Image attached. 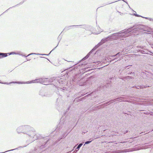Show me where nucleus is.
<instances>
[{"label":"nucleus","instance_id":"nucleus-36","mask_svg":"<svg viewBox=\"0 0 153 153\" xmlns=\"http://www.w3.org/2000/svg\"><path fill=\"white\" fill-rule=\"evenodd\" d=\"M128 132V131H126L124 132V134H126Z\"/></svg>","mask_w":153,"mask_h":153},{"label":"nucleus","instance_id":"nucleus-44","mask_svg":"<svg viewBox=\"0 0 153 153\" xmlns=\"http://www.w3.org/2000/svg\"><path fill=\"white\" fill-rule=\"evenodd\" d=\"M76 145L74 147V148H75V147L76 146Z\"/></svg>","mask_w":153,"mask_h":153},{"label":"nucleus","instance_id":"nucleus-20","mask_svg":"<svg viewBox=\"0 0 153 153\" xmlns=\"http://www.w3.org/2000/svg\"><path fill=\"white\" fill-rule=\"evenodd\" d=\"M93 140H92L90 141H87L85 142V144H88L90 143Z\"/></svg>","mask_w":153,"mask_h":153},{"label":"nucleus","instance_id":"nucleus-11","mask_svg":"<svg viewBox=\"0 0 153 153\" xmlns=\"http://www.w3.org/2000/svg\"><path fill=\"white\" fill-rule=\"evenodd\" d=\"M63 123V122L62 121H61L58 125V126L57 127L56 129L57 130L60 129L61 128H62V125Z\"/></svg>","mask_w":153,"mask_h":153},{"label":"nucleus","instance_id":"nucleus-27","mask_svg":"<svg viewBox=\"0 0 153 153\" xmlns=\"http://www.w3.org/2000/svg\"><path fill=\"white\" fill-rule=\"evenodd\" d=\"M136 16H137V17H142V16H140V15H139L138 14H136Z\"/></svg>","mask_w":153,"mask_h":153},{"label":"nucleus","instance_id":"nucleus-6","mask_svg":"<svg viewBox=\"0 0 153 153\" xmlns=\"http://www.w3.org/2000/svg\"><path fill=\"white\" fill-rule=\"evenodd\" d=\"M48 140H47L46 138H43L40 141L42 142H43V143H42V144L41 146L40 145L38 146V147H39V149H42L44 147L45 145L47 143Z\"/></svg>","mask_w":153,"mask_h":153},{"label":"nucleus","instance_id":"nucleus-1","mask_svg":"<svg viewBox=\"0 0 153 153\" xmlns=\"http://www.w3.org/2000/svg\"><path fill=\"white\" fill-rule=\"evenodd\" d=\"M23 134L27 135L30 137L33 138V140L39 139L40 137V135L39 134H36L33 131V128L28 125L23 126Z\"/></svg>","mask_w":153,"mask_h":153},{"label":"nucleus","instance_id":"nucleus-45","mask_svg":"<svg viewBox=\"0 0 153 153\" xmlns=\"http://www.w3.org/2000/svg\"><path fill=\"white\" fill-rule=\"evenodd\" d=\"M116 59V58H115L113 60H115V59Z\"/></svg>","mask_w":153,"mask_h":153},{"label":"nucleus","instance_id":"nucleus-52","mask_svg":"<svg viewBox=\"0 0 153 153\" xmlns=\"http://www.w3.org/2000/svg\"><path fill=\"white\" fill-rule=\"evenodd\" d=\"M0 58H1V56H0Z\"/></svg>","mask_w":153,"mask_h":153},{"label":"nucleus","instance_id":"nucleus-10","mask_svg":"<svg viewBox=\"0 0 153 153\" xmlns=\"http://www.w3.org/2000/svg\"><path fill=\"white\" fill-rule=\"evenodd\" d=\"M39 95L42 96V97H48V94L45 92L44 91L41 90L39 92Z\"/></svg>","mask_w":153,"mask_h":153},{"label":"nucleus","instance_id":"nucleus-25","mask_svg":"<svg viewBox=\"0 0 153 153\" xmlns=\"http://www.w3.org/2000/svg\"><path fill=\"white\" fill-rule=\"evenodd\" d=\"M123 1L125 2L126 4H127L128 5V6H129V4H128V2L126 1H125V0H122Z\"/></svg>","mask_w":153,"mask_h":153},{"label":"nucleus","instance_id":"nucleus-22","mask_svg":"<svg viewBox=\"0 0 153 153\" xmlns=\"http://www.w3.org/2000/svg\"><path fill=\"white\" fill-rule=\"evenodd\" d=\"M148 20L150 21L153 22V18H149L148 19Z\"/></svg>","mask_w":153,"mask_h":153},{"label":"nucleus","instance_id":"nucleus-32","mask_svg":"<svg viewBox=\"0 0 153 153\" xmlns=\"http://www.w3.org/2000/svg\"><path fill=\"white\" fill-rule=\"evenodd\" d=\"M11 149V150H9V151H7L6 152H8V151H13L14 150H15V149Z\"/></svg>","mask_w":153,"mask_h":153},{"label":"nucleus","instance_id":"nucleus-50","mask_svg":"<svg viewBox=\"0 0 153 153\" xmlns=\"http://www.w3.org/2000/svg\"><path fill=\"white\" fill-rule=\"evenodd\" d=\"M123 143V142H120V143Z\"/></svg>","mask_w":153,"mask_h":153},{"label":"nucleus","instance_id":"nucleus-15","mask_svg":"<svg viewBox=\"0 0 153 153\" xmlns=\"http://www.w3.org/2000/svg\"><path fill=\"white\" fill-rule=\"evenodd\" d=\"M77 66H73L71 67L69 69H68V71L70 72L72 71L75 70V68H77Z\"/></svg>","mask_w":153,"mask_h":153},{"label":"nucleus","instance_id":"nucleus-13","mask_svg":"<svg viewBox=\"0 0 153 153\" xmlns=\"http://www.w3.org/2000/svg\"><path fill=\"white\" fill-rule=\"evenodd\" d=\"M7 53H0V56L1 58L6 57L7 56Z\"/></svg>","mask_w":153,"mask_h":153},{"label":"nucleus","instance_id":"nucleus-39","mask_svg":"<svg viewBox=\"0 0 153 153\" xmlns=\"http://www.w3.org/2000/svg\"><path fill=\"white\" fill-rule=\"evenodd\" d=\"M71 151H70L69 152H68V153H70V152H71Z\"/></svg>","mask_w":153,"mask_h":153},{"label":"nucleus","instance_id":"nucleus-3","mask_svg":"<svg viewBox=\"0 0 153 153\" xmlns=\"http://www.w3.org/2000/svg\"><path fill=\"white\" fill-rule=\"evenodd\" d=\"M131 27H130L128 28L127 30H125L123 32H122V31L119 32L118 33H113L112 34L110 35L109 36V38H111V37L113 36H118V34L121 33H124V34H127L130 31V30H131Z\"/></svg>","mask_w":153,"mask_h":153},{"label":"nucleus","instance_id":"nucleus-48","mask_svg":"<svg viewBox=\"0 0 153 153\" xmlns=\"http://www.w3.org/2000/svg\"><path fill=\"white\" fill-rule=\"evenodd\" d=\"M5 12H6V11H4V12H3V13H5Z\"/></svg>","mask_w":153,"mask_h":153},{"label":"nucleus","instance_id":"nucleus-12","mask_svg":"<svg viewBox=\"0 0 153 153\" xmlns=\"http://www.w3.org/2000/svg\"><path fill=\"white\" fill-rule=\"evenodd\" d=\"M79 26V25H71V26H68L66 27L63 30H68L70 29H71V27H77Z\"/></svg>","mask_w":153,"mask_h":153},{"label":"nucleus","instance_id":"nucleus-14","mask_svg":"<svg viewBox=\"0 0 153 153\" xmlns=\"http://www.w3.org/2000/svg\"><path fill=\"white\" fill-rule=\"evenodd\" d=\"M96 49L94 48L93 49H92L91 51H90L85 56L86 58L87 59L89 56L90 55L91 53L94 50H95Z\"/></svg>","mask_w":153,"mask_h":153},{"label":"nucleus","instance_id":"nucleus-30","mask_svg":"<svg viewBox=\"0 0 153 153\" xmlns=\"http://www.w3.org/2000/svg\"><path fill=\"white\" fill-rule=\"evenodd\" d=\"M86 57L85 56V57H84L82 59V60H83V61L84 60H85L86 59H87V58H86Z\"/></svg>","mask_w":153,"mask_h":153},{"label":"nucleus","instance_id":"nucleus-35","mask_svg":"<svg viewBox=\"0 0 153 153\" xmlns=\"http://www.w3.org/2000/svg\"><path fill=\"white\" fill-rule=\"evenodd\" d=\"M77 151H74L72 153H76Z\"/></svg>","mask_w":153,"mask_h":153},{"label":"nucleus","instance_id":"nucleus-33","mask_svg":"<svg viewBox=\"0 0 153 153\" xmlns=\"http://www.w3.org/2000/svg\"><path fill=\"white\" fill-rule=\"evenodd\" d=\"M57 46H56V47H55V48L53 49L52 50V51H51L50 52V53H49V54H50L51 53V52L52 51H53V50H54V49H55V48H56L57 47Z\"/></svg>","mask_w":153,"mask_h":153},{"label":"nucleus","instance_id":"nucleus-7","mask_svg":"<svg viewBox=\"0 0 153 153\" xmlns=\"http://www.w3.org/2000/svg\"><path fill=\"white\" fill-rule=\"evenodd\" d=\"M54 79V78L43 79L44 84L45 85L48 84V83L52 82Z\"/></svg>","mask_w":153,"mask_h":153},{"label":"nucleus","instance_id":"nucleus-43","mask_svg":"<svg viewBox=\"0 0 153 153\" xmlns=\"http://www.w3.org/2000/svg\"><path fill=\"white\" fill-rule=\"evenodd\" d=\"M42 55H47L46 54H42Z\"/></svg>","mask_w":153,"mask_h":153},{"label":"nucleus","instance_id":"nucleus-18","mask_svg":"<svg viewBox=\"0 0 153 153\" xmlns=\"http://www.w3.org/2000/svg\"><path fill=\"white\" fill-rule=\"evenodd\" d=\"M121 54H120V52H119L118 53H117V54L114 55H112V56H110L111 57H117V56H120V55Z\"/></svg>","mask_w":153,"mask_h":153},{"label":"nucleus","instance_id":"nucleus-31","mask_svg":"<svg viewBox=\"0 0 153 153\" xmlns=\"http://www.w3.org/2000/svg\"><path fill=\"white\" fill-rule=\"evenodd\" d=\"M142 17L143 18H144L146 19H148L149 18V17Z\"/></svg>","mask_w":153,"mask_h":153},{"label":"nucleus","instance_id":"nucleus-21","mask_svg":"<svg viewBox=\"0 0 153 153\" xmlns=\"http://www.w3.org/2000/svg\"><path fill=\"white\" fill-rule=\"evenodd\" d=\"M143 88V86H137V87H136V88L137 89H140V88Z\"/></svg>","mask_w":153,"mask_h":153},{"label":"nucleus","instance_id":"nucleus-17","mask_svg":"<svg viewBox=\"0 0 153 153\" xmlns=\"http://www.w3.org/2000/svg\"><path fill=\"white\" fill-rule=\"evenodd\" d=\"M20 55H21V56H25V57H27V56H29L30 55H33V54H37V53H31L30 54H29L28 55H27V56H26L25 55H23L22 54H19Z\"/></svg>","mask_w":153,"mask_h":153},{"label":"nucleus","instance_id":"nucleus-47","mask_svg":"<svg viewBox=\"0 0 153 153\" xmlns=\"http://www.w3.org/2000/svg\"><path fill=\"white\" fill-rule=\"evenodd\" d=\"M5 12H6V11H4V12H3V13H5Z\"/></svg>","mask_w":153,"mask_h":153},{"label":"nucleus","instance_id":"nucleus-34","mask_svg":"<svg viewBox=\"0 0 153 153\" xmlns=\"http://www.w3.org/2000/svg\"><path fill=\"white\" fill-rule=\"evenodd\" d=\"M100 62V61H97V62H94L96 63H98Z\"/></svg>","mask_w":153,"mask_h":153},{"label":"nucleus","instance_id":"nucleus-19","mask_svg":"<svg viewBox=\"0 0 153 153\" xmlns=\"http://www.w3.org/2000/svg\"><path fill=\"white\" fill-rule=\"evenodd\" d=\"M65 134H63L62 135V137H61V138H59L58 139V141H60L62 138L64 137H65Z\"/></svg>","mask_w":153,"mask_h":153},{"label":"nucleus","instance_id":"nucleus-51","mask_svg":"<svg viewBox=\"0 0 153 153\" xmlns=\"http://www.w3.org/2000/svg\"><path fill=\"white\" fill-rule=\"evenodd\" d=\"M30 60V59H29V60L27 59V60Z\"/></svg>","mask_w":153,"mask_h":153},{"label":"nucleus","instance_id":"nucleus-8","mask_svg":"<svg viewBox=\"0 0 153 153\" xmlns=\"http://www.w3.org/2000/svg\"><path fill=\"white\" fill-rule=\"evenodd\" d=\"M23 126H19L16 129V132L18 134L23 133Z\"/></svg>","mask_w":153,"mask_h":153},{"label":"nucleus","instance_id":"nucleus-29","mask_svg":"<svg viewBox=\"0 0 153 153\" xmlns=\"http://www.w3.org/2000/svg\"><path fill=\"white\" fill-rule=\"evenodd\" d=\"M119 98H119V97H118V98H116V99H115L114 100L115 101H117V100H118Z\"/></svg>","mask_w":153,"mask_h":153},{"label":"nucleus","instance_id":"nucleus-24","mask_svg":"<svg viewBox=\"0 0 153 153\" xmlns=\"http://www.w3.org/2000/svg\"><path fill=\"white\" fill-rule=\"evenodd\" d=\"M101 32H102L101 31H99L98 32H97L96 33H95V34H98L99 33H100Z\"/></svg>","mask_w":153,"mask_h":153},{"label":"nucleus","instance_id":"nucleus-2","mask_svg":"<svg viewBox=\"0 0 153 153\" xmlns=\"http://www.w3.org/2000/svg\"><path fill=\"white\" fill-rule=\"evenodd\" d=\"M131 27L132 28L131 30H130L129 33L130 32L134 33L135 31L139 32V30H143L144 31L147 30L146 29V26L141 25L134 26L133 27Z\"/></svg>","mask_w":153,"mask_h":153},{"label":"nucleus","instance_id":"nucleus-9","mask_svg":"<svg viewBox=\"0 0 153 153\" xmlns=\"http://www.w3.org/2000/svg\"><path fill=\"white\" fill-rule=\"evenodd\" d=\"M80 79V78L78 77V76L77 75L75 76L72 79V80L74 82L77 83H78V82Z\"/></svg>","mask_w":153,"mask_h":153},{"label":"nucleus","instance_id":"nucleus-38","mask_svg":"<svg viewBox=\"0 0 153 153\" xmlns=\"http://www.w3.org/2000/svg\"><path fill=\"white\" fill-rule=\"evenodd\" d=\"M58 39H60V36H59L58 37Z\"/></svg>","mask_w":153,"mask_h":153},{"label":"nucleus","instance_id":"nucleus-5","mask_svg":"<svg viewBox=\"0 0 153 153\" xmlns=\"http://www.w3.org/2000/svg\"><path fill=\"white\" fill-rule=\"evenodd\" d=\"M39 83L42 84H44L43 79H36L34 80H32L30 82L28 81L26 82V83Z\"/></svg>","mask_w":153,"mask_h":153},{"label":"nucleus","instance_id":"nucleus-42","mask_svg":"<svg viewBox=\"0 0 153 153\" xmlns=\"http://www.w3.org/2000/svg\"><path fill=\"white\" fill-rule=\"evenodd\" d=\"M23 3V2H22V3L21 2V3H20V4H22Z\"/></svg>","mask_w":153,"mask_h":153},{"label":"nucleus","instance_id":"nucleus-40","mask_svg":"<svg viewBox=\"0 0 153 153\" xmlns=\"http://www.w3.org/2000/svg\"><path fill=\"white\" fill-rule=\"evenodd\" d=\"M136 14H134V15L135 16H136Z\"/></svg>","mask_w":153,"mask_h":153},{"label":"nucleus","instance_id":"nucleus-28","mask_svg":"<svg viewBox=\"0 0 153 153\" xmlns=\"http://www.w3.org/2000/svg\"><path fill=\"white\" fill-rule=\"evenodd\" d=\"M79 26H81L80 27L81 28H84V26L83 25H79Z\"/></svg>","mask_w":153,"mask_h":153},{"label":"nucleus","instance_id":"nucleus-26","mask_svg":"<svg viewBox=\"0 0 153 153\" xmlns=\"http://www.w3.org/2000/svg\"><path fill=\"white\" fill-rule=\"evenodd\" d=\"M0 83H1L4 84H9V83H7V82L3 83V82H0Z\"/></svg>","mask_w":153,"mask_h":153},{"label":"nucleus","instance_id":"nucleus-23","mask_svg":"<svg viewBox=\"0 0 153 153\" xmlns=\"http://www.w3.org/2000/svg\"><path fill=\"white\" fill-rule=\"evenodd\" d=\"M8 54H9V55H11V54H16V53L15 52H11L10 53H8Z\"/></svg>","mask_w":153,"mask_h":153},{"label":"nucleus","instance_id":"nucleus-46","mask_svg":"<svg viewBox=\"0 0 153 153\" xmlns=\"http://www.w3.org/2000/svg\"><path fill=\"white\" fill-rule=\"evenodd\" d=\"M5 12H6V11H4V12H3V13H5Z\"/></svg>","mask_w":153,"mask_h":153},{"label":"nucleus","instance_id":"nucleus-16","mask_svg":"<svg viewBox=\"0 0 153 153\" xmlns=\"http://www.w3.org/2000/svg\"><path fill=\"white\" fill-rule=\"evenodd\" d=\"M82 143L79 144L77 146V147L76 148V150L75 151H77V152L79 150V149H80V148L81 147V146H82Z\"/></svg>","mask_w":153,"mask_h":153},{"label":"nucleus","instance_id":"nucleus-4","mask_svg":"<svg viewBox=\"0 0 153 153\" xmlns=\"http://www.w3.org/2000/svg\"><path fill=\"white\" fill-rule=\"evenodd\" d=\"M112 39V38H109V36H108L105 38L102 39L101 40L100 42H99L97 45L95 46L94 48L95 49L97 48L104 43L105 42L107 41L108 40H111Z\"/></svg>","mask_w":153,"mask_h":153},{"label":"nucleus","instance_id":"nucleus-41","mask_svg":"<svg viewBox=\"0 0 153 153\" xmlns=\"http://www.w3.org/2000/svg\"><path fill=\"white\" fill-rule=\"evenodd\" d=\"M18 5V4H17V5H15V6L13 7H15V6H16V5Z\"/></svg>","mask_w":153,"mask_h":153},{"label":"nucleus","instance_id":"nucleus-49","mask_svg":"<svg viewBox=\"0 0 153 153\" xmlns=\"http://www.w3.org/2000/svg\"><path fill=\"white\" fill-rule=\"evenodd\" d=\"M5 12H6V11H4V12H3V13H5Z\"/></svg>","mask_w":153,"mask_h":153},{"label":"nucleus","instance_id":"nucleus-37","mask_svg":"<svg viewBox=\"0 0 153 153\" xmlns=\"http://www.w3.org/2000/svg\"><path fill=\"white\" fill-rule=\"evenodd\" d=\"M17 83V82H10V83Z\"/></svg>","mask_w":153,"mask_h":153}]
</instances>
